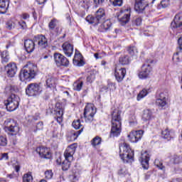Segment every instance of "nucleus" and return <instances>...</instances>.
<instances>
[{
    "label": "nucleus",
    "mask_w": 182,
    "mask_h": 182,
    "mask_svg": "<svg viewBox=\"0 0 182 182\" xmlns=\"http://www.w3.org/2000/svg\"><path fill=\"white\" fill-rule=\"evenodd\" d=\"M45 176H46V178H47L48 180H50V178L53 177V173H52L51 170H47L45 172Z\"/></svg>",
    "instance_id": "09e8293b"
},
{
    "label": "nucleus",
    "mask_w": 182,
    "mask_h": 182,
    "mask_svg": "<svg viewBox=\"0 0 182 182\" xmlns=\"http://www.w3.org/2000/svg\"><path fill=\"white\" fill-rule=\"evenodd\" d=\"M73 127H74V129H75L76 130L81 128V129H80L79 131H72L70 133L71 140H76V139H77V137H79V136L80 135V133L83 132V127L80 123V119L74 120L73 122Z\"/></svg>",
    "instance_id": "0eeeda50"
},
{
    "label": "nucleus",
    "mask_w": 182,
    "mask_h": 182,
    "mask_svg": "<svg viewBox=\"0 0 182 182\" xmlns=\"http://www.w3.org/2000/svg\"><path fill=\"white\" fill-rule=\"evenodd\" d=\"M171 161L173 164H179V163H181V157L178 155H173L171 159Z\"/></svg>",
    "instance_id": "ea45409f"
},
{
    "label": "nucleus",
    "mask_w": 182,
    "mask_h": 182,
    "mask_svg": "<svg viewBox=\"0 0 182 182\" xmlns=\"http://www.w3.org/2000/svg\"><path fill=\"white\" fill-rule=\"evenodd\" d=\"M36 129L37 130H43V122H39L37 123Z\"/></svg>",
    "instance_id": "3c124183"
},
{
    "label": "nucleus",
    "mask_w": 182,
    "mask_h": 182,
    "mask_svg": "<svg viewBox=\"0 0 182 182\" xmlns=\"http://www.w3.org/2000/svg\"><path fill=\"white\" fill-rule=\"evenodd\" d=\"M128 53L131 56H137V53H139V51H137V48L135 46H132L128 48Z\"/></svg>",
    "instance_id": "c9c22d12"
},
{
    "label": "nucleus",
    "mask_w": 182,
    "mask_h": 182,
    "mask_svg": "<svg viewBox=\"0 0 182 182\" xmlns=\"http://www.w3.org/2000/svg\"><path fill=\"white\" fill-rule=\"evenodd\" d=\"M106 18V13L103 9H100L95 14V19L97 23H101L102 21H105Z\"/></svg>",
    "instance_id": "5701e85b"
},
{
    "label": "nucleus",
    "mask_w": 182,
    "mask_h": 182,
    "mask_svg": "<svg viewBox=\"0 0 182 182\" xmlns=\"http://www.w3.org/2000/svg\"><path fill=\"white\" fill-rule=\"evenodd\" d=\"M95 59H102V56H99V53H96L94 54Z\"/></svg>",
    "instance_id": "e2e57ef3"
},
{
    "label": "nucleus",
    "mask_w": 182,
    "mask_h": 182,
    "mask_svg": "<svg viewBox=\"0 0 182 182\" xmlns=\"http://www.w3.org/2000/svg\"><path fill=\"white\" fill-rule=\"evenodd\" d=\"M153 112L150 109H144L142 114V120L144 122H149L153 119Z\"/></svg>",
    "instance_id": "cd10ccee"
},
{
    "label": "nucleus",
    "mask_w": 182,
    "mask_h": 182,
    "mask_svg": "<svg viewBox=\"0 0 182 182\" xmlns=\"http://www.w3.org/2000/svg\"><path fill=\"white\" fill-rule=\"evenodd\" d=\"M15 26H16V24H15V22L13 21H9L6 23V29H9V31H11V29H15Z\"/></svg>",
    "instance_id": "a19ab883"
},
{
    "label": "nucleus",
    "mask_w": 182,
    "mask_h": 182,
    "mask_svg": "<svg viewBox=\"0 0 182 182\" xmlns=\"http://www.w3.org/2000/svg\"><path fill=\"white\" fill-rule=\"evenodd\" d=\"M18 25L21 26L22 29H26V28H28V26H26V22L23 21V20L18 21Z\"/></svg>",
    "instance_id": "603ef678"
},
{
    "label": "nucleus",
    "mask_w": 182,
    "mask_h": 182,
    "mask_svg": "<svg viewBox=\"0 0 182 182\" xmlns=\"http://www.w3.org/2000/svg\"><path fill=\"white\" fill-rule=\"evenodd\" d=\"M147 6L149 3L145 0H135L134 9L138 14H143Z\"/></svg>",
    "instance_id": "4468645a"
},
{
    "label": "nucleus",
    "mask_w": 182,
    "mask_h": 182,
    "mask_svg": "<svg viewBox=\"0 0 182 182\" xmlns=\"http://www.w3.org/2000/svg\"><path fill=\"white\" fill-rule=\"evenodd\" d=\"M162 137L166 139L168 141L171 140L174 137V132L169 131L168 129H166L162 131Z\"/></svg>",
    "instance_id": "c85d7f7f"
},
{
    "label": "nucleus",
    "mask_w": 182,
    "mask_h": 182,
    "mask_svg": "<svg viewBox=\"0 0 182 182\" xmlns=\"http://www.w3.org/2000/svg\"><path fill=\"white\" fill-rule=\"evenodd\" d=\"M15 170H16V173L19 172V170H21V166H19L18 165L16 166H15Z\"/></svg>",
    "instance_id": "0e129e2a"
},
{
    "label": "nucleus",
    "mask_w": 182,
    "mask_h": 182,
    "mask_svg": "<svg viewBox=\"0 0 182 182\" xmlns=\"http://www.w3.org/2000/svg\"><path fill=\"white\" fill-rule=\"evenodd\" d=\"M41 92H42L41 86L36 83H31L26 88V95H27V96H36L39 95Z\"/></svg>",
    "instance_id": "1a4fd4ad"
},
{
    "label": "nucleus",
    "mask_w": 182,
    "mask_h": 182,
    "mask_svg": "<svg viewBox=\"0 0 182 182\" xmlns=\"http://www.w3.org/2000/svg\"><path fill=\"white\" fill-rule=\"evenodd\" d=\"M112 26V21L110 20L107 19L105 20L103 23L101 25V28L102 30L101 32H106L107 31H109Z\"/></svg>",
    "instance_id": "7c9ffc66"
},
{
    "label": "nucleus",
    "mask_w": 182,
    "mask_h": 182,
    "mask_svg": "<svg viewBox=\"0 0 182 182\" xmlns=\"http://www.w3.org/2000/svg\"><path fill=\"white\" fill-rule=\"evenodd\" d=\"M7 177H9V178H15L16 176H15V173H11V174H8Z\"/></svg>",
    "instance_id": "680f3d73"
},
{
    "label": "nucleus",
    "mask_w": 182,
    "mask_h": 182,
    "mask_svg": "<svg viewBox=\"0 0 182 182\" xmlns=\"http://www.w3.org/2000/svg\"><path fill=\"white\" fill-rule=\"evenodd\" d=\"M156 105L159 109H166L167 106V101L166 100V95L161 92L159 95V98L156 99Z\"/></svg>",
    "instance_id": "412c9836"
},
{
    "label": "nucleus",
    "mask_w": 182,
    "mask_h": 182,
    "mask_svg": "<svg viewBox=\"0 0 182 182\" xmlns=\"http://www.w3.org/2000/svg\"><path fill=\"white\" fill-rule=\"evenodd\" d=\"M127 12L123 16L119 18V22L122 26H124L126 23H129L130 21V9H127Z\"/></svg>",
    "instance_id": "b1692460"
},
{
    "label": "nucleus",
    "mask_w": 182,
    "mask_h": 182,
    "mask_svg": "<svg viewBox=\"0 0 182 182\" xmlns=\"http://www.w3.org/2000/svg\"><path fill=\"white\" fill-rule=\"evenodd\" d=\"M109 2H111L114 6H122V5H123V0H109Z\"/></svg>",
    "instance_id": "a18cd8bd"
},
{
    "label": "nucleus",
    "mask_w": 182,
    "mask_h": 182,
    "mask_svg": "<svg viewBox=\"0 0 182 182\" xmlns=\"http://www.w3.org/2000/svg\"><path fill=\"white\" fill-rule=\"evenodd\" d=\"M24 49L27 53H32L35 50V41L31 39L25 40Z\"/></svg>",
    "instance_id": "aec40b11"
},
{
    "label": "nucleus",
    "mask_w": 182,
    "mask_h": 182,
    "mask_svg": "<svg viewBox=\"0 0 182 182\" xmlns=\"http://www.w3.org/2000/svg\"><path fill=\"white\" fill-rule=\"evenodd\" d=\"M122 112L119 109H114L112 112V128L109 137H117L122 133Z\"/></svg>",
    "instance_id": "f257e3e1"
},
{
    "label": "nucleus",
    "mask_w": 182,
    "mask_h": 182,
    "mask_svg": "<svg viewBox=\"0 0 182 182\" xmlns=\"http://www.w3.org/2000/svg\"><path fill=\"white\" fill-rule=\"evenodd\" d=\"M38 5H43L46 2L47 0H36Z\"/></svg>",
    "instance_id": "13d9d810"
},
{
    "label": "nucleus",
    "mask_w": 182,
    "mask_h": 182,
    "mask_svg": "<svg viewBox=\"0 0 182 182\" xmlns=\"http://www.w3.org/2000/svg\"><path fill=\"white\" fill-rule=\"evenodd\" d=\"M119 63H120V65H129V63H130V57H129V55H122L121 57H119Z\"/></svg>",
    "instance_id": "2f4dec72"
},
{
    "label": "nucleus",
    "mask_w": 182,
    "mask_h": 182,
    "mask_svg": "<svg viewBox=\"0 0 182 182\" xmlns=\"http://www.w3.org/2000/svg\"><path fill=\"white\" fill-rule=\"evenodd\" d=\"M75 151H76V145L71 144L64 152V157L65 160L62 163V170H63V171H66L70 168V162L73 161V155L75 154Z\"/></svg>",
    "instance_id": "f03ea898"
},
{
    "label": "nucleus",
    "mask_w": 182,
    "mask_h": 182,
    "mask_svg": "<svg viewBox=\"0 0 182 182\" xmlns=\"http://www.w3.org/2000/svg\"><path fill=\"white\" fill-rule=\"evenodd\" d=\"M141 137H143V130L133 131L128 135L132 143H137L139 140L141 139Z\"/></svg>",
    "instance_id": "dca6fc26"
},
{
    "label": "nucleus",
    "mask_w": 182,
    "mask_h": 182,
    "mask_svg": "<svg viewBox=\"0 0 182 182\" xmlns=\"http://www.w3.org/2000/svg\"><path fill=\"white\" fill-rule=\"evenodd\" d=\"M1 146H6L8 142L6 141V138L5 136H0Z\"/></svg>",
    "instance_id": "8fccbe9b"
},
{
    "label": "nucleus",
    "mask_w": 182,
    "mask_h": 182,
    "mask_svg": "<svg viewBox=\"0 0 182 182\" xmlns=\"http://www.w3.org/2000/svg\"><path fill=\"white\" fill-rule=\"evenodd\" d=\"M141 17H134L132 23L133 26H140L141 25Z\"/></svg>",
    "instance_id": "e433bc0d"
},
{
    "label": "nucleus",
    "mask_w": 182,
    "mask_h": 182,
    "mask_svg": "<svg viewBox=\"0 0 182 182\" xmlns=\"http://www.w3.org/2000/svg\"><path fill=\"white\" fill-rule=\"evenodd\" d=\"M8 8H9V0H0V14H6Z\"/></svg>",
    "instance_id": "393cba45"
},
{
    "label": "nucleus",
    "mask_w": 182,
    "mask_h": 182,
    "mask_svg": "<svg viewBox=\"0 0 182 182\" xmlns=\"http://www.w3.org/2000/svg\"><path fill=\"white\" fill-rule=\"evenodd\" d=\"M107 1V0H94V4H95V5H103Z\"/></svg>",
    "instance_id": "864d4df0"
},
{
    "label": "nucleus",
    "mask_w": 182,
    "mask_h": 182,
    "mask_svg": "<svg viewBox=\"0 0 182 182\" xmlns=\"http://www.w3.org/2000/svg\"><path fill=\"white\" fill-rule=\"evenodd\" d=\"M91 143L94 147H95V146H99L102 143V138L97 136L91 141Z\"/></svg>",
    "instance_id": "4c0bfd02"
},
{
    "label": "nucleus",
    "mask_w": 182,
    "mask_h": 182,
    "mask_svg": "<svg viewBox=\"0 0 182 182\" xmlns=\"http://www.w3.org/2000/svg\"><path fill=\"white\" fill-rule=\"evenodd\" d=\"M54 60L57 66H69V60H68L65 55L59 53H55L54 54Z\"/></svg>",
    "instance_id": "9d476101"
},
{
    "label": "nucleus",
    "mask_w": 182,
    "mask_h": 182,
    "mask_svg": "<svg viewBox=\"0 0 182 182\" xmlns=\"http://www.w3.org/2000/svg\"><path fill=\"white\" fill-rule=\"evenodd\" d=\"M41 118L38 117H31L32 122H36L37 120L40 119Z\"/></svg>",
    "instance_id": "052dcab7"
},
{
    "label": "nucleus",
    "mask_w": 182,
    "mask_h": 182,
    "mask_svg": "<svg viewBox=\"0 0 182 182\" xmlns=\"http://www.w3.org/2000/svg\"><path fill=\"white\" fill-rule=\"evenodd\" d=\"M57 80L52 75L48 74L46 76V85L47 87H55L56 86Z\"/></svg>",
    "instance_id": "a878e982"
},
{
    "label": "nucleus",
    "mask_w": 182,
    "mask_h": 182,
    "mask_svg": "<svg viewBox=\"0 0 182 182\" xmlns=\"http://www.w3.org/2000/svg\"><path fill=\"white\" fill-rule=\"evenodd\" d=\"M149 95V91H147V89L144 88L138 95L137 96V100H140V99H143V97H145V96H147Z\"/></svg>",
    "instance_id": "58836bf2"
},
{
    "label": "nucleus",
    "mask_w": 182,
    "mask_h": 182,
    "mask_svg": "<svg viewBox=\"0 0 182 182\" xmlns=\"http://www.w3.org/2000/svg\"><path fill=\"white\" fill-rule=\"evenodd\" d=\"M170 5V1L168 0H164L161 1V5H159V9L167 8Z\"/></svg>",
    "instance_id": "49530a36"
},
{
    "label": "nucleus",
    "mask_w": 182,
    "mask_h": 182,
    "mask_svg": "<svg viewBox=\"0 0 182 182\" xmlns=\"http://www.w3.org/2000/svg\"><path fill=\"white\" fill-rule=\"evenodd\" d=\"M150 161V155L147 154V151L142 153L139 161H141V166L144 170L149 169V161Z\"/></svg>",
    "instance_id": "6ab92c4d"
},
{
    "label": "nucleus",
    "mask_w": 182,
    "mask_h": 182,
    "mask_svg": "<svg viewBox=\"0 0 182 182\" xmlns=\"http://www.w3.org/2000/svg\"><path fill=\"white\" fill-rule=\"evenodd\" d=\"M73 63L75 66H83V60H82V54L75 53L73 58Z\"/></svg>",
    "instance_id": "c756f323"
},
{
    "label": "nucleus",
    "mask_w": 182,
    "mask_h": 182,
    "mask_svg": "<svg viewBox=\"0 0 182 182\" xmlns=\"http://www.w3.org/2000/svg\"><path fill=\"white\" fill-rule=\"evenodd\" d=\"M4 130L9 132L12 136H15L19 133V127H18L13 119H7L4 122Z\"/></svg>",
    "instance_id": "423d86ee"
},
{
    "label": "nucleus",
    "mask_w": 182,
    "mask_h": 182,
    "mask_svg": "<svg viewBox=\"0 0 182 182\" xmlns=\"http://www.w3.org/2000/svg\"><path fill=\"white\" fill-rule=\"evenodd\" d=\"M142 70H145V72L150 75V73L151 72V65L150 64H144L141 67Z\"/></svg>",
    "instance_id": "79ce46f5"
},
{
    "label": "nucleus",
    "mask_w": 182,
    "mask_h": 182,
    "mask_svg": "<svg viewBox=\"0 0 182 182\" xmlns=\"http://www.w3.org/2000/svg\"><path fill=\"white\" fill-rule=\"evenodd\" d=\"M63 94H64V95H67V96H69V92H68V91H65V92H63Z\"/></svg>",
    "instance_id": "774afa93"
},
{
    "label": "nucleus",
    "mask_w": 182,
    "mask_h": 182,
    "mask_svg": "<svg viewBox=\"0 0 182 182\" xmlns=\"http://www.w3.org/2000/svg\"><path fill=\"white\" fill-rule=\"evenodd\" d=\"M53 114H55L56 117V120L58 123L62 122V117L63 116V106L60 102H57L55 104V107L53 111L51 112Z\"/></svg>",
    "instance_id": "f8f14e48"
},
{
    "label": "nucleus",
    "mask_w": 182,
    "mask_h": 182,
    "mask_svg": "<svg viewBox=\"0 0 182 182\" xmlns=\"http://www.w3.org/2000/svg\"><path fill=\"white\" fill-rule=\"evenodd\" d=\"M95 113L96 109L93 108V105L86 106L84 109V117L85 119V122H92Z\"/></svg>",
    "instance_id": "9b49d317"
},
{
    "label": "nucleus",
    "mask_w": 182,
    "mask_h": 182,
    "mask_svg": "<svg viewBox=\"0 0 182 182\" xmlns=\"http://www.w3.org/2000/svg\"><path fill=\"white\" fill-rule=\"evenodd\" d=\"M134 152L130 148V145L124 143L119 145V157L124 163H129V160L133 159Z\"/></svg>",
    "instance_id": "7ed1b4c3"
},
{
    "label": "nucleus",
    "mask_w": 182,
    "mask_h": 182,
    "mask_svg": "<svg viewBox=\"0 0 182 182\" xmlns=\"http://www.w3.org/2000/svg\"><path fill=\"white\" fill-rule=\"evenodd\" d=\"M21 99L15 94H11L6 100H4V106L8 112H14L19 107Z\"/></svg>",
    "instance_id": "39448f33"
},
{
    "label": "nucleus",
    "mask_w": 182,
    "mask_h": 182,
    "mask_svg": "<svg viewBox=\"0 0 182 182\" xmlns=\"http://www.w3.org/2000/svg\"><path fill=\"white\" fill-rule=\"evenodd\" d=\"M95 79H96V75H95V73H92L90 74V75L87 77V82L88 83H92V82H93Z\"/></svg>",
    "instance_id": "de8ad7c7"
},
{
    "label": "nucleus",
    "mask_w": 182,
    "mask_h": 182,
    "mask_svg": "<svg viewBox=\"0 0 182 182\" xmlns=\"http://www.w3.org/2000/svg\"><path fill=\"white\" fill-rule=\"evenodd\" d=\"M85 21L88 22V23H91L95 26V25H98L97 21L96 20V17L92 16H88L86 17Z\"/></svg>",
    "instance_id": "f704fd0d"
},
{
    "label": "nucleus",
    "mask_w": 182,
    "mask_h": 182,
    "mask_svg": "<svg viewBox=\"0 0 182 182\" xmlns=\"http://www.w3.org/2000/svg\"><path fill=\"white\" fill-rule=\"evenodd\" d=\"M171 28L176 29L178 33L182 32V13L176 14L173 21L171 23Z\"/></svg>",
    "instance_id": "6e6552de"
},
{
    "label": "nucleus",
    "mask_w": 182,
    "mask_h": 182,
    "mask_svg": "<svg viewBox=\"0 0 182 182\" xmlns=\"http://www.w3.org/2000/svg\"><path fill=\"white\" fill-rule=\"evenodd\" d=\"M63 50L66 56L70 58V56H72V54L73 53V46H72L69 43H64L63 44Z\"/></svg>",
    "instance_id": "4be33fe9"
},
{
    "label": "nucleus",
    "mask_w": 182,
    "mask_h": 182,
    "mask_svg": "<svg viewBox=\"0 0 182 182\" xmlns=\"http://www.w3.org/2000/svg\"><path fill=\"white\" fill-rule=\"evenodd\" d=\"M35 65L32 63L26 65L20 72V80L21 82H25L28 79H33L35 77Z\"/></svg>",
    "instance_id": "20e7f679"
},
{
    "label": "nucleus",
    "mask_w": 182,
    "mask_h": 182,
    "mask_svg": "<svg viewBox=\"0 0 182 182\" xmlns=\"http://www.w3.org/2000/svg\"><path fill=\"white\" fill-rule=\"evenodd\" d=\"M33 180V178L32 177V175H31L30 173H26L23 177V182H32Z\"/></svg>",
    "instance_id": "37998d69"
},
{
    "label": "nucleus",
    "mask_w": 182,
    "mask_h": 182,
    "mask_svg": "<svg viewBox=\"0 0 182 182\" xmlns=\"http://www.w3.org/2000/svg\"><path fill=\"white\" fill-rule=\"evenodd\" d=\"M57 23H58V20L56 18H53L48 23V28L50 32H53V31H55V33L58 34L59 33V27L57 26Z\"/></svg>",
    "instance_id": "bb28decb"
},
{
    "label": "nucleus",
    "mask_w": 182,
    "mask_h": 182,
    "mask_svg": "<svg viewBox=\"0 0 182 182\" xmlns=\"http://www.w3.org/2000/svg\"><path fill=\"white\" fill-rule=\"evenodd\" d=\"M82 87H83V82L82 81H76L73 84V89L74 90H77V92H80L82 90Z\"/></svg>",
    "instance_id": "72a5a7b5"
},
{
    "label": "nucleus",
    "mask_w": 182,
    "mask_h": 182,
    "mask_svg": "<svg viewBox=\"0 0 182 182\" xmlns=\"http://www.w3.org/2000/svg\"><path fill=\"white\" fill-rule=\"evenodd\" d=\"M114 76L117 82H122L123 79H124V76H126V68H119L116 67L114 70Z\"/></svg>",
    "instance_id": "a211bd4d"
},
{
    "label": "nucleus",
    "mask_w": 182,
    "mask_h": 182,
    "mask_svg": "<svg viewBox=\"0 0 182 182\" xmlns=\"http://www.w3.org/2000/svg\"><path fill=\"white\" fill-rule=\"evenodd\" d=\"M178 43L179 45V49L182 50V36L178 38Z\"/></svg>",
    "instance_id": "4d7b16f0"
},
{
    "label": "nucleus",
    "mask_w": 182,
    "mask_h": 182,
    "mask_svg": "<svg viewBox=\"0 0 182 182\" xmlns=\"http://www.w3.org/2000/svg\"><path fill=\"white\" fill-rule=\"evenodd\" d=\"M124 171H123V168H121L119 171V174H124Z\"/></svg>",
    "instance_id": "69168bd1"
},
{
    "label": "nucleus",
    "mask_w": 182,
    "mask_h": 182,
    "mask_svg": "<svg viewBox=\"0 0 182 182\" xmlns=\"http://www.w3.org/2000/svg\"><path fill=\"white\" fill-rule=\"evenodd\" d=\"M22 18H23V19H29V14H23L22 15Z\"/></svg>",
    "instance_id": "bf43d9fd"
},
{
    "label": "nucleus",
    "mask_w": 182,
    "mask_h": 182,
    "mask_svg": "<svg viewBox=\"0 0 182 182\" xmlns=\"http://www.w3.org/2000/svg\"><path fill=\"white\" fill-rule=\"evenodd\" d=\"M0 182H6V180H5V179L1 178H0Z\"/></svg>",
    "instance_id": "338daca9"
},
{
    "label": "nucleus",
    "mask_w": 182,
    "mask_h": 182,
    "mask_svg": "<svg viewBox=\"0 0 182 182\" xmlns=\"http://www.w3.org/2000/svg\"><path fill=\"white\" fill-rule=\"evenodd\" d=\"M4 159H5V160H8L9 159L8 154L6 153L2 154L1 157L0 158V161L4 160Z\"/></svg>",
    "instance_id": "6e6d98bb"
},
{
    "label": "nucleus",
    "mask_w": 182,
    "mask_h": 182,
    "mask_svg": "<svg viewBox=\"0 0 182 182\" xmlns=\"http://www.w3.org/2000/svg\"><path fill=\"white\" fill-rule=\"evenodd\" d=\"M149 74L146 73V70H142V69H141V71L139 73V79H147V77H149Z\"/></svg>",
    "instance_id": "c03bdc74"
},
{
    "label": "nucleus",
    "mask_w": 182,
    "mask_h": 182,
    "mask_svg": "<svg viewBox=\"0 0 182 182\" xmlns=\"http://www.w3.org/2000/svg\"><path fill=\"white\" fill-rule=\"evenodd\" d=\"M36 151L43 159H50V157H52V154L50 153V150L48 148L38 147L36 149Z\"/></svg>",
    "instance_id": "f3484780"
},
{
    "label": "nucleus",
    "mask_w": 182,
    "mask_h": 182,
    "mask_svg": "<svg viewBox=\"0 0 182 182\" xmlns=\"http://www.w3.org/2000/svg\"><path fill=\"white\" fill-rule=\"evenodd\" d=\"M5 70L9 77H14L18 72V67L15 63H10L5 66Z\"/></svg>",
    "instance_id": "2eb2a0df"
},
{
    "label": "nucleus",
    "mask_w": 182,
    "mask_h": 182,
    "mask_svg": "<svg viewBox=\"0 0 182 182\" xmlns=\"http://www.w3.org/2000/svg\"><path fill=\"white\" fill-rule=\"evenodd\" d=\"M34 42H37L38 48L41 49H46L49 46V43L48 42V38L43 35H38L34 37Z\"/></svg>",
    "instance_id": "ddd939ff"
},
{
    "label": "nucleus",
    "mask_w": 182,
    "mask_h": 182,
    "mask_svg": "<svg viewBox=\"0 0 182 182\" xmlns=\"http://www.w3.org/2000/svg\"><path fill=\"white\" fill-rule=\"evenodd\" d=\"M2 63H8L9 62V56L6 55L5 57L2 56L1 60Z\"/></svg>",
    "instance_id": "5fc2aeb1"
},
{
    "label": "nucleus",
    "mask_w": 182,
    "mask_h": 182,
    "mask_svg": "<svg viewBox=\"0 0 182 182\" xmlns=\"http://www.w3.org/2000/svg\"><path fill=\"white\" fill-rule=\"evenodd\" d=\"M154 164L159 170H161L162 171H166V166L163 165V161H161V159H155Z\"/></svg>",
    "instance_id": "473e14b6"
}]
</instances>
